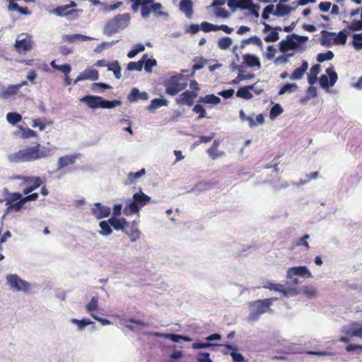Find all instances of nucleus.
Wrapping results in <instances>:
<instances>
[{
    "label": "nucleus",
    "mask_w": 362,
    "mask_h": 362,
    "mask_svg": "<svg viewBox=\"0 0 362 362\" xmlns=\"http://www.w3.org/2000/svg\"><path fill=\"white\" fill-rule=\"evenodd\" d=\"M16 50L18 53H25L33 49V42L31 36L27 34H21L16 39L14 45Z\"/></svg>",
    "instance_id": "7"
},
{
    "label": "nucleus",
    "mask_w": 362,
    "mask_h": 362,
    "mask_svg": "<svg viewBox=\"0 0 362 362\" xmlns=\"http://www.w3.org/2000/svg\"><path fill=\"white\" fill-rule=\"evenodd\" d=\"M346 30H344L340 31L337 35L334 38L333 43L334 45H345L347 40V35L346 33Z\"/></svg>",
    "instance_id": "43"
},
{
    "label": "nucleus",
    "mask_w": 362,
    "mask_h": 362,
    "mask_svg": "<svg viewBox=\"0 0 362 362\" xmlns=\"http://www.w3.org/2000/svg\"><path fill=\"white\" fill-rule=\"evenodd\" d=\"M145 49L144 45L139 43L134 46V47L127 53V57L130 59L134 58L137 54Z\"/></svg>",
    "instance_id": "46"
},
{
    "label": "nucleus",
    "mask_w": 362,
    "mask_h": 362,
    "mask_svg": "<svg viewBox=\"0 0 362 362\" xmlns=\"http://www.w3.org/2000/svg\"><path fill=\"white\" fill-rule=\"evenodd\" d=\"M99 78V74L96 69H86L82 71L75 79L74 83L83 80H93L95 81Z\"/></svg>",
    "instance_id": "17"
},
{
    "label": "nucleus",
    "mask_w": 362,
    "mask_h": 362,
    "mask_svg": "<svg viewBox=\"0 0 362 362\" xmlns=\"http://www.w3.org/2000/svg\"><path fill=\"white\" fill-rule=\"evenodd\" d=\"M168 105V101L165 98H154L151 100V104L147 106V110L152 111Z\"/></svg>",
    "instance_id": "35"
},
{
    "label": "nucleus",
    "mask_w": 362,
    "mask_h": 362,
    "mask_svg": "<svg viewBox=\"0 0 362 362\" xmlns=\"http://www.w3.org/2000/svg\"><path fill=\"white\" fill-rule=\"evenodd\" d=\"M123 233L129 237L132 243L139 240L141 235V232L138 228V222L136 221H129L128 227H125Z\"/></svg>",
    "instance_id": "12"
},
{
    "label": "nucleus",
    "mask_w": 362,
    "mask_h": 362,
    "mask_svg": "<svg viewBox=\"0 0 362 362\" xmlns=\"http://www.w3.org/2000/svg\"><path fill=\"white\" fill-rule=\"evenodd\" d=\"M147 57V54H145L139 62H130L127 65V69L129 71H141L144 64V59H146Z\"/></svg>",
    "instance_id": "36"
},
{
    "label": "nucleus",
    "mask_w": 362,
    "mask_h": 362,
    "mask_svg": "<svg viewBox=\"0 0 362 362\" xmlns=\"http://www.w3.org/2000/svg\"><path fill=\"white\" fill-rule=\"evenodd\" d=\"M92 214L98 219L108 217L111 213L110 207L103 205L101 203H95L91 208Z\"/></svg>",
    "instance_id": "13"
},
{
    "label": "nucleus",
    "mask_w": 362,
    "mask_h": 362,
    "mask_svg": "<svg viewBox=\"0 0 362 362\" xmlns=\"http://www.w3.org/2000/svg\"><path fill=\"white\" fill-rule=\"evenodd\" d=\"M76 9H69L66 5L59 6L54 8V13L58 16H69L77 13Z\"/></svg>",
    "instance_id": "29"
},
{
    "label": "nucleus",
    "mask_w": 362,
    "mask_h": 362,
    "mask_svg": "<svg viewBox=\"0 0 362 362\" xmlns=\"http://www.w3.org/2000/svg\"><path fill=\"white\" fill-rule=\"evenodd\" d=\"M98 305V298L97 296H93L90 299V302L86 305V308L88 312L90 313H93Z\"/></svg>",
    "instance_id": "52"
},
{
    "label": "nucleus",
    "mask_w": 362,
    "mask_h": 362,
    "mask_svg": "<svg viewBox=\"0 0 362 362\" xmlns=\"http://www.w3.org/2000/svg\"><path fill=\"white\" fill-rule=\"evenodd\" d=\"M81 102L85 103L89 107L96 109L101 107L102 97L96 95H86L80 99Z\"/></svg>",
    "instance_id": "19"
},
{
    "label": "nucleus",
    "mask_w": 362,
    "mask_h": 362,
    "mask_svg": "<svg viewBox=\"0 0 362 362\" xmlns=\"http://www.w3.org/2000/svg\"><path fill=\"white\" fill-rule=\"evenodd\" d=\"M200 27H201V29L205 33L218 30V28H217L216 25H214L212 23H208V22H202L201 23Z\"/></svg>",
    "instance_id": "54"
},
{
    "label": "nucleus",
    "mask_w": 362,
    "mask_h": 362,
    "mask_svg": "<svg viewBox=\"0 0 362 362\" xmlns=\"http://www.w3.org/2000/svg\"><path fill=\"white\" fill-rule=\"evenodd\" d=\"M307 276L311 277L312 274L305 266L293 267L289 268L287 271L286 278L288 279H292L293 276Z\"/></svg>",
    "instance_id": "16"
},
{
    "label": "nucleus",
    "mask_w": 362,
    "mask_h": 362,
    "mask_svg": "<svg viewBox=\"0 0 362 362\" xmlns=\"http://www.w3.org/2000/svg\"><path fill=\"white\" fill-rule=\"evenodd\" d=\"M151 200V197L144 192H140L133 195L132 202L124 209V214L129 215L138 213L141 208L146 205Z\"/></svg>",
    "instance_id": "3"
},
{
    "label": "nucleus",
    "mask_w": 362,
    "mask_h": 362,
    "mask_svg": "<svg viewBox=\"0 0 362 362\" xmlns=\"http://www.w3.org/2000/svg\"><path fill=\"white\" fill-rule=\"evenodd\" d=\"M71 322L76 325L79 330H83L86 326L93 323L90 320L86 318L82 320L73 318L71 320Z\"/></svg>",
    "instance_id": "42"
},
{
    "label": "nucleus",
    "mask_w": 362,
    "mask_h": 362,
    "mask_svg": "<svg viewBox=\"0 0 362 362\" xmlns=\"http://www.w3.org/2000/svg\"><path fill=\"white\" fill-rule=\"evenodd\" d=\"M198 102L200 103L217 105L221 103V99L214 94H209L204 97H200Z\"/></svg>",
    "instance_id": "34"
},
{
    "label": "nucleus",
    "mask_w": 362,
    "mask_h": 362,
    "mask_svg": "<svg viewBox=\"0 0 362 362\" xmlns=\"http://www.w3.org/2000/svg\"><path fill=\"white\" fill-rule=\"evenodd\" d=\"M276 298H269L263 300H257L250 303V306L255 307V310L251 312L248 316L250 321H256L259 319V316L266 313L267 310H271L270 306Z\"/></svg>",
    "instance_id": "4"
},
{
    "label": "nucleus",
    "mask_w": 362,
    "mask_h": 362,
    "mask_svg": "<svg viewBox=\"0 0 362 362\" xmlns=\"http://www.w3.org/2000/svg\"><path fill=\"white\" fill-rule=\"evenodd\" d=\"M197 96V93L194 91L185 90L176 98L177 104L182 105H186L189 107L194 103V98Z\"/></svg>",
    "instance_id": "14"
},
{
    "label": "nucleus",
    "mask_w": 362,
    "mask_h": 362,
    "mask_svg": "<svg viewBox=\"0 0 362 362\" xmlns=\"http://www.w3.org/2000/svg\"><path fill=\"white\" fill-rule=\"evenodd\" d=\"M199 62L198 63H195L192 68V73L190 74L191 77H193L196 71L202 69L204 66L206 61L204 62L202 58L199 59Z\"/></svg>",
    "instance_id": "62"
},
{
    "label": "nucleus",
    "mask_w": 362,
    "mask_h": 362,
    "mask_svg": "<svg viewBox=\"0 0 362 362\" xmlns=\"http://www.w3.org/2000/svg\"><path fill=\"white\" fill-rule=\"evenodd\" d=\"M130 16L129 13L117 14L113 18L109 20L104 28V33L108 36L124 29L129 23Z\"/></svg>",
    "instance_id": "2"
},
{
    "label": "nucleus",
    "mask_w": 362,
    "mask_h": 362,
    "mask_svg": "<svg viewBox=\"0 0 362 362\" xmlns=\"http://www.w3.org/2000/svg\"><path fill=\"white\" fill-rule=\"evenodd\" d=\"M129 102H136L139 100H147L148 99V94L145 92H140L137 88H133L127 96Z\"/></svg>",
    "instance_id": "20"
},
{
    "label": "nucleus",
    "mask_w": 362,
    "mask_h": 362,
    "mask_svg": "<svg viewBox=\"0 0 362 362\" xmlns=\"http://www.w3.org/2000/svg\"><path fill=\"white\" fill-rule=\"evenodd\" d=\"M49 148L37 144L34 146L28 147L16 152L11 156V160L16 163L32 161L47 157L49 155Z\"/></svg>",
    "instance_id": "1"
},
{
    "label": "nucleus",
    "mask_w": 362,
    "mask_h": 362,
    "mask_svg": "<svg viewBox=\"0 0 362 362\" xmlns=\"http://www.w3.org/2000/svg\"><path fill=\"white\" fill-rule=\"evenodd\" d=\"M183 76H173L164 81L165 93L170 95H175L180 91L185 90L187 86L186 81L182 82Z\"/></svg>",
    "instance_id": "5"
},
{
    "label": "nucleus",
    "mask_w": 362,
    "mask_h": 362,
    "mask_svg": "<svg viewBox=\"0 0 362 362\" xmlns=\"http://www.w3.org/2000/svg\"><path fill=\"white\" fill-rule=\"evenodd\" d=\"M230 356L233 362H245L244 356L240 353L233 351L230 353Z\"/></svg>",
    "instance_id": "64"
},
{
    "label": "nucleus",
    "mask_w": 362,
    "mask_h": 362,
    "mask_svg": "<svg viewBox=\"0 0 362 362\" xmlns=\"http://www.w3.org/2000/svg\"><path fill=\"white\" fill-rule=\"evenodd\" d=\"M283 108L279 104H275L270 110V118L274 119L283 112Z\"/></svg>",
    "instance_id": "53"
},
{
    "label": "nucleus",
    "mask_w": 362,
    "mask_h": 362,
    "mask_svg": "<svg viewBox=\"0 0 362 362\" xmlns=\"http://www.w3.org/2000/svg\"><path fill=\"white\" fill-rule=\"evenodd\" d=\"M50 66L55 70L59 71L63 73L64 75H69L71 68V66L68 64H64L62 65H58L56 63L55 60H52L50 62Z\"/></svg>",
    "instance_id": "37"
},
{
    "label": "nucleus",
    "mask_w": 362,
    "mask_h": 362,
    "mask_svg": "<svg viewBox=\"0 0 362 362\" xmlns=\"http://www.w3.org/2000/svg\"><path fill=\"white\" fill-rule=\"evenodd\" d=\"M255 84H252L250 86L240 87L236 92V96L238 98H243L245 100H251L253 98V95L250 92V90L255 91V93L257 95L261 93V92H262V90H255Z\"/></svg>",
    "instance_id": "15"
},
{
    "label": "nucleus",
    "mask_w": 362,
    "mask_h": 362,
    "mask_svg": "<svg viewBox=\"0 0 362 362\" xmlns=\"http://www.w3.org/2000/svg\"><path fill=\"white\" fill-rule=\"evenodd\" d=\"M343 332L349 337H357L362 339V326L356 322H352L350 327H344Z\"/></svg>",
    "instance_id": "18"
},
{
    "label": "nucleus",
    "mask_w": 362,
    "mask_h": 362,
    "mask_svg": "<svg viewBox=\"0 0 362 362\" xmlns=\"http://www.w3.org/2000/svg\"><path fill=\"white\" fill-rule=\"evenodd\" d=\"M25 204V202L24 199H21V200L16 202H12L9 203L7 205V209L8 210H14L15 211H20L21 209L23 208V205Z\"/></svg>",
    "instance_id": "48"
},
{
    "label": "nucleus",
    "mask_w": 362,
    "mask_h": 362,
    "mask_svg": "<svg viewBox=\"0 0 362 362\" xmlns=\"http://www.w3.org/2000/svg\"><path fill=\"white\" fill-rule=\"evenodd\" d=\"M157 62L156 60L154 59H144V69L146 72L150 73L152 71V68L155 66H156Z\"/></svg>",
    "instance_id": "55"
},
{
    "label": "nucleus",
    "mask_w": 362,
    "mask_h": 362,
    "mask_svg": "<svg viewBox=\"0 0 362 362\" xmlns=\"http://www.w3.org/2000/svg\"><path fill=\"white\" fill-rule=\"evenodd\" d=\"M232 40L229 37H224L218 41V46L221 49H228L231 45H232Z\"/></svg>",
    "instance_id": "47"
},
{
    "label": "nucleus",
    "mask_w": 362,
    "mask_h": 362,
    "mask_svg": "<svg viewBox=\"0 0 362 362\" xmlns=\"http://www.w3.org/2000/svg\"><path fill=\"white\" fill-rule=\"evenodd\" d=\"M352 45L356 50L362 49V33L353 35Z\"/></svg>",
    "instance_id": "45"
},
{
    "label": "nucleus",
    "mask_w": 362,
    "mask_h": 362,
    "mask_svg": "<svg viewBox=\"0 0 362 362\" xmlns=\"http://www.w3.org/2000/svg\"><path fill=\"white\" fill-rule=\"evenodd\" d=\"M197 359L198 362H212L209 354L206 352L199 353Z\"/></svg>",
    "instance_id": "60"
},
{
    "label": "nucleus",
    "mask_w": 362,
    "mask_h": 362,
    "mask_svg": "<svg viewBox=\"0 0 362 362\" xmlns=\"http://www.w3.org/2000/svg\"><path fill=\"white\" fill-rule=\"evenodd\" d=\"M108 223L116 230H124L125 227H128L129 221L124 218L111 217L108 219Z\"/></svg>",
    "instance_id": "21"
},
{
    "label": "nucleus",
    "mask_w": 362,
    "mask_h": 362,
    "mask_svg": "<svg viewBox=\"0 0 362 362\" xmlns=\"http://www.w3.org/2000/svg\"><path fill=\"white\" fill-rule=\"evenodd\" d=\"M308 69V63L305 60H303L300 67L296 69L293 73L289 76L291 80H300L303 78L305 73Z\"/></svg>",
    "instance_id": "23"
},
{
    "label": "nucleus",
    "mask_w": 362,
    "mask_h": 362,
    "mask_svg": "<svg viewBox=\"0 0 362 362\" xmlns=\"http://www.w3.org/2000/svg\"><path fill=\"white\" fill-rule=\"evenodd\" d=\"M180 10L185 13L188 18L193 15V2L191 0H182L180 2Z\"/></svg>",
    "instance_id": "24"
},
{
    "label": "nucleus",
    "mask_w": 362,
    "mask_h": 362,
    "mask_svg": "<svg viewBox=\"0 0 362 362\" xmlns=\"http://www.w3.org/2000/svg\"><path fill=\"white\" fill-rule=\"evenodd\" d=\"M76 155H66L59 158L57 162L58 169H62L69 165H73L76 162Z\"/></svg>",
    "instance_id": "25"
},
{
    "label": "nucleus",
    "mask_w": 362,
    "mask_h": 362,
    "mask_svg": "<svg viewBox=\"0 0 362 362\" xmlns=\"http://www.w3.org/2000/svg\"><path fill=\"white\" fill-rule=\"evenodd\" d=\"M295 38L286 37V40H282L279 42V49L282 52H286L290 49H296L298 47V42L294 40Z\"/></svg>",
    "instance_id": "22"
},
{
    "label": "nucleus",
    "mask_w": 362,
    "mask_h": 362,
    "mask_svg": "<svg viewBox=\"0 0 362 362\" xmlns=\"http://www.w3.org/2000/svg\"><path fill=\"white\" fill-rule=\"evenodd\" d=\"M238 8L241 9H250L255 6L252 0H239Z\"/></svg>",
    "instance_id": "57"
},
{
    "label": "nucleus",
    "mask_w": 362,
    "mask_h": 362,
    "mask_svg": "<svg viewBox=\"0 0 362 362\" xmlns=\"http://www.w3.org/2000/svg\"><path fill=\"white\" fill-rule=\"evenodd\" d=\"M192 110L193 112L199 114L198 119H202L206 117L205 108L201 104H196Z\"/></svg>",
    "instance_id": "56"
},
{
    "label": "nucleus",
    "mask_w": 362,
    "mask_h": 362,
    "mask_svg": "<svg viewBox=\"0 0 362 362\" xmlns=\"http://www.w3.org/2000/svg\"><path fill=\"white\" fill-rule=\"evenodd\" d=\"M326 74L322 75L319 78L320 85L322 88L333 86L338 79V75L332 66L326 69Z\"/></svg>",
    "instance_id": "9"
},
{
    "label": "nucleus",
    "mask_w": 362,
    "mask_h": 362,
    "mask_svg": "<svg viewBox=\"0 0 362 362\" xmlns=\"http://www.w3.org/2000/svg\"><path fill=\"white\" fill-rule=\"evenodd\" d=\"M274 6L273 4H269L267 6L262 12V17L263 19L267 20L269 18V14L273 13L274 14Z\"/></svg>",
    "instance_id": "58"
},
{
    "label": "nucleus",
    "mask_w": 362,
    "mask_h": 362,
    "mask_svg": "<svg viewBox=\"0 0 362 362\" xmlns=\"http://www.w3.org/2000/svg\"><path fill=\"white\" fill-rule=\"evenodd\" d=\"M146 170L144 168L141 169L136 173L131 172L127 175V184L134 183L137 179L140 178L142 175H145Z\"/></svg>",
    "instance_id": "41"
},
{
    "label": "nucleus",
    "mask_w": 362,
    "mask_h": 362,
    "mask_svg": "<svg viewBox=\"0 0 362 362\" xmlns=\"http://www.w3.org/2000/svg\"><path fill=\"white\" fill-rule=\"evenodd\" d=\"M121 101L119 100H113L112 101L105 100L102 98L101 108L110 109L116 106L120 105Z\"/></svg>",
    "instance_id": "50"
},
{
    "label": "nucleus",
    "mask_w": 362,
    "mask_h": 362,
    "mask_svg": "<svg viewBox=\"0 0 362 362\" xmlns=\"http://www.w3.org/2000/svg\"><path fill=\"white\" fill-rule=\"evenodd\" d=\"M336 36V33L333 32H329L327 30H322L321 32V40L320 44L322 46L329 47L332 45H334L333 40L334 38L332 37Z\"/></svg>",
    "instance_id": "27"
},
{
    "label": "nucleus",
    "mask_w": 362,
    "mask_h": 362,
    "mask_svg": "<svg viewBox=\"0 0 362 362\" xmlns=\"http://www.w3.org/2000/svg\"><path fill=\"white\" fill-rule=\"evenodd\" d=\"M245 63L249 67H255L257 66L259 68L261 66V63L259 59L257 57L250 54H244L243 57Z\"/></svg>",
    "instance_id": "31"
},
{
    "label": "nucleus",
    "mask_w": 362,
    "mask_h": 362,
    "mask_svg": "<svg viewBox=\"0 0 362 362\" xmlns=\"http://www.w3.org/2000/svg\"><path fill=\"white\" fill-rule=\"evenodd\" d=\"M298 293L305 296L307 298H314L317 296V291L313 286H304L300 289H297Z\"/></svg>",
    "instance_id": "26"
},
{
    "label": "nucleus",
    "mask_w": 362,
    "mask_h": 362,
    "mask_svg": "<svg viewBox=\"0 0 362 362\" xmlns=\"http://www.w3.org/2000/svg\"><path fill=\"white\" fill-rule=\"evenodd\" d=\"M63 38L69 43H73L76 41H88L91 39V37L81 34L66 35Z\"/></svg>",
    "instance_id": "33"
},
{
    "label": "nucleus",
    "mask_w": 362,
    "mask_h": 362,
    "mask_svg": "<svg viewBox=\"0 0 362 362\" xmlns=\"http://www.w3.org/2000/svg\"><path fill=\"white\" fill-rule=\"evenodd\" d=\"M162 8L161 4L154 2V0H141V14L143 18H146L153 11L157 12Z\"/></svg>",
    "instance_id": "10"
},
{
    "label": "nucleus",
    "mask_w": 362,
    "mask_h": 362,
    "mask_svg": "<svg viewBox=\"0 0 362 362\" xmlns=\"http://www.w3.org/2000/svg\"><path fill=\"white\" fill-rule=\"evenodd\" d=\"M279 39V33L273 30L264 37V41L267 42H276Z\"/></svg>",
    "instance_id": "59"
},
{
    "label": "nucleus",
    "mask_w": 362,
    "mask_h": 362,
    "mask_svg": "<svg viewBox=\"0 0 362 362\" xmlns=\"http://www.w3.org/2000/svg\"><path fill=\"white\" fill-rule=\"evenodd\" d=\"M265 288H268L271 291H274L283 294L284 296L289 297L298 295V292L297 288H286L283 284L268 283L267 285L263 286Z\"/></svg>",
    "instance_id": "11"
},
{
    "label": "nucleus",
    "mask_w": 362,
    "mask_h": 362,
    "mask_svg": "<svg viewBox=\"0 0 362 362\" xmlns=\"http://www.w3.org/2000/svg\"><path fill=\"white\" fill-rule=\"evenodd\" d=\"M13 179H18L21 181L20 188L24 185L26 186L22 190L23 194H28L31 193L33 191L44 184L43 180L41 177L36 176L17 175L13 177Z\"/></svg>",
    "instance_id": "6"
},
{
    "label": "nucleus",
    "mask_w": 362,
    "mask_h": 362,
    "mask_svg": "<svg viewBox=\"0 0 362 362\" xmlns=\"http://www.w3.org/2000/svg\"><path fill=\"white\" fill-rule=\"evenodd\" d=\"M6 280L10 288L13 291H28L29 289V283L21 279L17 274H8Z\"/></svg>",
    "instance_id": "8"
},
{
    "label": "nucleus",
    "mask_w": 362,
    "mask_h": 362,
    "mask_svg": "<svg viewBox=\"0 0 362 362\" xmlns=\"http://www.w3.org/2000/svg\"><path fill=\"white\" fill-rule=\"evenodd\" d=\"M294 9V7L288 5H284L281 4H278L276 6V10L274 12V15L279 17L284 16L288 14L291 11H292Z\"/></svg>",
    "instance_id": "30"
},
{
    "label": "nucleus",
    "mask_w": 362,
    "mask_h": 362,
    "mask_svg": "<svg viewBox=\"0 0 362 362\" xmlns=\"http://www.w3.org/2000/svg\"><path fill=\"white\" fill-rule=\"evenodd\" d=\"M214 344L209 342H194L192 344V348L194 349H205L209 348Z\"/></svg>",
    "instance_id": "63"
},
{
    "label": "nucleus",
    "mask_w": 362,
    "mask_h": 362,
    "mask_svg": "<svg viewBox=\"0 0 362 362\" xmlns=\"http://www.w3.org/2000/svg\"><path fill=\"white\" fill-rule=\"evenodd\" d=\"M298 88V86L297 84L287 83L280 88L279 90V95H281L285 93H291L296 91Z\"/></svg>",
    "instance_id": "38"
},
{
    "label": "nucleus",
    "mask_w": 362,
    "mask_h": 362,
    "mask_svg": "<svg viewBox=\"0 0 362 362\" xmlns=\"http://www.w3.org/2000/svg\"><path fill=\"white\" fill-rule=\"evenodd\" d=\"M19 89L20 86L11 85L1 91L0 98L2 99H7L10 96L16 95Z\"/></svg>",
    "instance_id": "32"
},
{
    "label": "nucleus",
    "mask_w": 362,
    "mask_h": 362,
    "mask_svg": "<svg viewBox=\"0 0 362 362\" xmlns=\"http://www.w3.org/2000/svg\"><path fill=\"white\" fill-rule=\"evenodd\" d=\"M6 119L10 124H16L22 119V117L16 112H8L6 115Z\"/></svg>",
    "instance_id": "49"
},
{
    "label": "nucleus",
    "mask_w": 362,
    "mask_h": 362,
    "mask_svg": "<svg viewBox=\"0 0 362 362\" xmlns=\"http://www.w3.org/2000/svg\"><path fill=\"white\" fill-rule=\"evenodd\" d=\"M107 70L114 73L116 78L119 79L122 77L121 67L117 61H115L107 65Z\"/></svg>",
    "instance_id": "39"
},
{
    "label": "nucleus",
    "mask_w": 362,
    "mask_h": 362,
    "mask_svg": "<svg viewBox=\"0 0 362 362\" xmlns=\"http://www.w3.org/2000/svg\"><path fill=\"white\" fill-rule=\"evenodd\" d=\"M334 53L332 51L328 50L325 53H319L317 55V61L318 62H323L327 60H331L334 58Z\"/></svg>",
    "instance_id": "51"
},
{
    "label": "nucleus",
    "mask_w": 362,
    "mask_h": 362,
    "mask_svg": "<svg viewBox=\"0 0 362 362\" xmlns=\"http://www.w3.org/2000/svg\"><path fill=\"white\" fill-rule=\"evenodd\" d=\"M165 337L170 339L174 342H180L181 341H189L191 339L189 337L182 336L176 334H167L165 335Z\"/></svg>",
    "instance_id": "44"
},
{
    "label": "nucleus",
    "mask_w": 362,
    "mask_h": 362,
    "mask_svg": "<svg viewBox=\"0 0 362 362\" xmlns=\"http://www.w3.org/2000/svg\"><path fill=\"white\" fill-rule=\"evenodd\" d=\"M220 144L219 140H214L212 146L207 150V153L209 156L213 159L215 160L222 156L224 155L223 151H218V147Z\"/></svg>",
    "instance_id": "28"
},
{
    "label": "nucleus",
    "mask_w": 362,
    "mask_h": 362,
    "mask_svg": "<svg viewBox=\"0 0 362 362\" xmlns=\"http://www.w3.org/2000/svg\"><path fill=\"white\" fill-rule=\"evenodd\" d=\"M349 30L353 31L362 30V20L353 21L348 27Z\"/></svg>",
    "instance_id": "61"
},
{
    "label": "nucleus",
    "mask_w": 362,
    "mask_h": 362,
    "mask_svg": "<svg viewBox=\"0 0 362 362\" xmlns=\"http://www.w3.org/2000/svg\"><path fill=\"white\" fill-rule=\"evenodd\" d=\"M99 226L101 228L99 233L102 235H109L112 233V229L110 227V223H108V220L100 221Z\"/></svg>",
    "instance_id": "40"
}]
</instances>
